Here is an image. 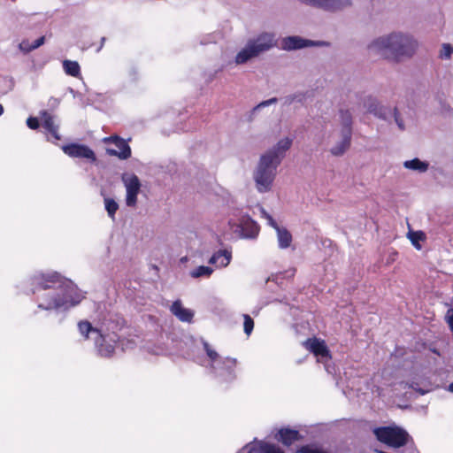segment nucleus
Returning <instances> with one entry per match:
<instances>
[{
    "label": "nucleus",
    "mask_w": 453,
    "mask_h": 453,
    "mask_svg": "<svg viewBox=\"0 0 453 453\" xmlns=\"http://www.w3.org/2000/svg\"><path fill=\"white\" fill-rule=\"evenodd\" d=\"M291 145L292 140L290 138L281 139L273 148L261 156L254 173V180L259 192L265 193L271 189L277 167L281 163Z\"/></svg>",
    "instance_id": "obj_1"
},
{
    "label": "nucleus",
    "mask_w": 453,
    "mask_h": 453,
    "mask_svg": "<svg viewBox=\"0 0 453 453\" xmlns=\"http://www.w3.org/2000/svg\"><path fill=\"white\" fill-rule=\"evenodd\" d=\"M416 48L417 42L411 36L396 33L380 37L369 45L370 51L374 55L395 61L411 57Z\"/></svg>",
    "instance_id": "obj_2"
},
{
    "label": "nucleus",
    "mask_w": 453,
    "mask_h": 453,
    "mask_svg": "<svg viewBox=\"0 0 453 453\" xmlns=\"http://www.w3.org/2000/svg\"><path fill=\"white\" fill-rule=\"evenodd\" d=\"M274 45V36L272 34L263 33L256 39L249 41L246 47L243 48L235 57V63L244 64L250 58L258 56L271 49Z\"/></svg>",
    "instance_id": "obj_3"
},
{
    "label": "nucleus",
    "mask_w": 453,
    "mask_h": 453,
    "mask_svg": "<svg viewBox=\"0 0 453 453\" xmlns=\"http://www.w3.org/2000/svg\"><path fill=\"white\" fill-rule=\"evenodd\" d=\"M376 439L392 448H401L407 444L409 434L399 426H379L373 429Z\"/></svg>",
    "instance_id": "obj_4"
},
{
    "label": "nucleus",
    "mask_w": 453,
    "mask_h": 453,
    "mask_svg": "<svg viewBox=\"0 0 453 453\" xmlns=\"http://www.w3.org/2000/svg\"><path fill=\"white\" fill-rule=\"evenodd\" d=\"M62 282H64V277L58 272L37 273L28 280V284L34 295L51 288L58 290Z\"/></svg>",
    "instance_id": "obj_5"
},
{
    "label": "nucleus",
    "mask_w": 453,
    "mask_h": 453,
    "mask_svg": "<svg viewBox=\"0 0 453 453\" xmlns=\"http://www.w3.org/2000/svg\"><path fill=\"white\" fill-rule=\"evenodd\" d=\"M60 300L65 302L62 308L67 309L79 304L84 298V296L78 288L69 280L64 277V282L58 287Z\"/></svg>",
    "instance_id": "obj_6"
},
{
    "label": "nucleus",
    "mask_w": 453,
    "mask_h": 453,
    "mask_svg": "<svg viewBox=\"0 0 453 453\" xmlns=\"http://www.w3.org/2000/svg\"><path fill=\"white\" fill-rule=\"evenodd\" d=\"M96 347L102 357H110L115 351L116 343L119 341L117 334L104 335L101 332L94 338Z\"/></svg>",
    "instance_id": "obj_7"
},
{
    "label": "nucleus",
    "mask_w": 453,
    "mask_h": 453,
    "mask_svg": "<svg viewBox=\"0 0 453 453\" xmlns=\"http://www.w3.org/2000/svg\"><path fill=\"white\" fill-rule=\"evenodd\" d=\"M105 143H113L116 149L108 148L106 152L110 156L118 157L120 159H127L131 157V148L127 142L118 135H111L104 139Z\"/></svg>",
    "instance_id": "obj_8"
},
{
    "label": "nucleus",
    "mask_w": 453,
    "mask_h": 453,
    "mask_svg": "<svg viewBox=\"0 0 453 453\" xmlns=\"http://www.w3.org/2000/svg\"><path fill=\"white\" fill-rule=\"evenodd\" d=\"M62 150L65 154L71 157L87 158L92 162L96 160L95 152L87 145L79 143H69L64 145Z\"/></svg>",
    "instance_id": "obj_9"
},
{
    "label": "nucleus",
    "mask_w": 453,
    "mask_h": 453,
    "mask_svg": "<svg viewBox=\"0 0 453 453\" xmlns=\"http://www.w3.org/2000/svg\"><path fill=\"white\" fill-rule=\"evenodd\" d=\"M127 189L126 203L127 206H135L137 203V195L141 188L139 178L135 174H132L128 178H122Z\"/></svg>",
    "instance_id": "obj_10"
},
{
    "label": "nucleus",
    "mask_w": 453,
    "mask_h": 453,
    "mask_svg": "<svg viewBox=\"0 0 453 453\" xmlns=\"http://www.w3.org/2000/svg\"><path fill=\"white\" fill-rule=\"evenodd\" d=\"M323 42H314L299 36H288L282 39L281 48L285 50H299L308 46L323 45Z\"/></svg>",
    "instance_id": "obj_11"
},
{
    "label": "nucleus",
    "mask_w": 453,
    "mask_h": 453,
    "mask_svg": "<svg viewBox=\"0 0 453 453\" xmlns=\"http://www.w3.org/2000/svg\"><path fill=\"white\" fill-rule=\"evenodd\" d=\"M38 300H41L38 303V307L42 310H57L62 308L65 305V302L60 300V293L58 290L50 294H43L37 297Z\"/></svg>",
    "instance_id": "obj_12"
},
{
    "label": "nucleus",
    "mask_w": 453,
    "mask_h": 453,
    "mask_svg": "<svg viewBox=\"0 0 453 453\" xmlns=\"http://www.w3.org/2000/svg\"><path fill=\"white\" fill-rule=\"evenodd\" d=\"M303 346L310 352L317 357H331L330 350L328 349L324 340L319 338H308L304 342Z\"/></svg>",
    "instance_id": "obj_13"
},
{
    "label": "nucleus",
    "mask_w": 453,
    "mask_h": 453,
    "mask_svg": "<svg viewBox=\"0 0 453 453\" xmlns=\"http://www.w3.org/2000/svg\"><path fill=\"white\" fill-rule=\"evenodd\" d=\"M40 117L42 121V127L51 135L53 139L58 141L61 136L58 134V126L55 124L54 116L47 111H42Z\"/></svg>",
    "instance_id": "obj_14"
},
{
    "label": "nucleus",
    "mask_w": 453,
    "mask_h": 453,
    "mask_svg": "<svg viewBox=\"0 0 453 453\" xmlns=\"http://www.w3.org/2000/svg\"><path fill=\"white\" fill-rule=\"evenodd\" d=\"M275 438L283 445L290 446L295 441H300L302 439V435L297 430L290 428H280L275 435Z\"/></svg>",
    "instance_id": "obj_15"
},
{
    "label": "nucleus",
    "mask_w": 453,
    "mask_h": 453,
    "mask_svg": "<svg viewBox=\"0 0 453 453\" xmlns=\"http://www.w3.org/2000/svg\"><path fill=\"white\" fill-rule=\"evenodd\" d=\"M171 312L182 322H191L194 317L192 311L184 308L180 300H176L170 307Z\"/></svg>",
    "instance_id": "obj_16"
},
{
    "label": "nucleus",
    "mask_w": 453,
    "mask_h": 453,
    "mask_svg": "<svg viewBox=\"0 0 453 453\" xmlns=\"http://www.w3.org/2000/svg\"><path fill=\"white\" fill-rule=\"evenodd\" d=\"M241 229L246 237L253 238L258 234V225L250 218L243 219L241 222Z\"/></svg>",
    "instance_id": "obj_17"
},
{
    "label": "nucleus",
    "mask_w": 453,
    "mask_h": 453,
    "mask_svg": "<svg viewBox=\"0 0 453 453\" xmlns=\"http://www.w3.org/2000/svg\"><path fill=\"white\" fill-rule=\"evenodd\" d=\"M231 252L220 250L215 252L209 260L210 264H216L220 267L226 266L231 261Z\"/></svg>",
    "instance_id": "obj_18"
},
{
    "label": "nucleus",
    "mask_w": 453,
    "mask_h": 453,
    "mask_svg": "<svg viewBox=\"0 0 453 453\" xmlns=\"http://www.w3.org/2000/svg\"><path fill=\"white\" fill-rule=\"evenodd\" d=\"M351 134L349 132L342 133V140L331 149V153L334 156L342 155L350 146Z\"/></svg>",
    "instance_id": "obj_19"
},
{
    "label": "nucleus",
    "mask_w": 453,
    "mask_h": 453,
    "mask_svg": "<svg viewBox=\"0 0 453 453\" xmlns=\"http://www.w3.org/2000/svg\"><path fill=\"white\" fill-rule=\"evenodd\" d=\"M279 246L281 249H287L290 246L292 242V234L285 227H280L276 230Z\"/></svg>",
    "instance_id": "obj_20"
},
{
    "label": "nucleus",
    "mask_w": 453,
    "mask_h": 453,
    "mask_svg": "<svg viewBox=\"0 0 453 453\" xmlns=\"http://www.w3.org/2000/svg\"><path fill=\"white\" fill-rule=\"evenodd\" d=\"M78 327L81 334L83 335L86 340L89 338V334L97 336L101 332L99 329L92 326L91 323L88 322V320L80 321L78 324Z\"/></svg>",
    "instance_id": "obj_21"
},
{
    "label": "nucleus",
    "mask_w": 453,
    "mask_h": 453,
    "mask_svg": "<svg viewBox=\"0 0 453 453\" xmlns=\"http://www.w3.org/2000/svg\"><path fill=\"white\" fill-rule=\"evenodd\" d=\"M63 68L66 74L73 77H79L81 74V67L78 62L72 60H65L63 62Z\"/></svg>",
    "instance_id": "obj_22"
},
{
    "label": "nucleus",
    "mask_w": 453,
    "mask_h": 453,
    "mask_svg": "<svg viewBox=\"0 0 453 453\" xmlns=\"http://www.w3.org/2000/svg\"><path fill=\"white\" fill-rule=\"evenodd\" d=\"M340 118H341V122L342 125V133H347L349 131V134H351L352 116H351L350 112L348 110H346V111L341 110L340 111Z\"/></svg>",
    "instance_id": "obj_23"
},
{
    "label": "nucleus",
    "mask_w": 453,
    "mask_h": 453,
    "mask_svg": "<svg viewBox=\"0 0 453 453\" xmlns=\"http://www.w3.org/2000/svg\"><path fill=\"white\" fill-rule=\"evenodd\" d=\"M403 165L405 168L417 170L421 173L426 172L428 169V164L420 161L418 158L407 160L403 163Z\"/></svg>",
    "instance_id": "obj_24"
},
{
    "label": "nucleus",
    "mask_w": 453,
    "mask_h": 453,
    "mask_svg": "<svg viewBox=\"0 0 453 453\" xmlns=\"http://www.w3.org/2000/svg\"><path fill=\"white\" fill-rule=\"evenodd\" d=\"M368 111L373 113L375 116L379 118L385 119L386 118V109L380 106L376 100L372 98L369 99V103L367 104Z\"/></svg>",
    "instance_id": "obj_25"
},
{
    "label": "nucleus",
    "mask_w": 453,
    "mask_h": 453,
    "mask_svg": "<svg viewBox=\"0 0 453 453\" xmlns=\"http://www.w3.org/2000/svg\"><path fill=\"white\" fill-rule=\"evenodd\" d=\"M257 453H285L279 446L268 442H261L257 446Z\"/></svg>",
    "instance_id": "obj_26"
},
{
    "label": "nucleus",
    "mask_w": 453,
    "mask_h": 453,
    "mask_svg": "<svg viewBox=\"0 0 453 453\" xmlns=\"http://www.w3.org/2000/svg\"><path fill=\"white\" fill-rule=\"evenodd\" d=\"M44 41H45L44 36L39 37L32 44H30L27 40H24L20 43V48H21V50L28 52V51H31V50H35V49L39 48L40 46H42L44 43Z\"/></svg>",
    "instance_id": "obj_27"
},
{
    "label": "nucleus",
    "mask_w": 453,
    "mask_h": 453,
    "mask_svg": "<svg viewBox=\"0 0 453 453\" xmlns=\"http://www.w3.org/2000/svg\"><path fill=\"white\" fill-rule=\"evenodd\" d=\"M213 270L209 266L200 265L196 267L194 271L191 272V276L193 278H199L202 276H210L212 273Z\"/></svg>",
    "instance_id": "obj_28"
},
{
    "label": "nucleus",
    "mask_w": 453,
    "mask_h": 453,
    "mask_svg": "<svg viewBox=\"0 0 453 453\" xmlns=\"http://www.w3.org/2000/svg\"><path fill=\"white\" fill-rule=\"evenodd\" d=\"M105 209L110 217L114 218L116 211L119 209V204L111 198L104 199Z\"/></svg>",
    "instance_id": "obj_29"
},
{
    "label": "nucleus",
    "mask_w": 453,
    "mask_h": 453,
    "mask_svg": "<svg viewBox=\"0 0 453 453\" xmlns=\"http://www.w3.org/2000/svg\"><path fill=\"white\" fill-rule=\"evenodd\" d=\"M409 238L411 242V243L419 250L421 248L420 244L418 243L419 241L425 240V234L421 231L418 232H411L409 233Z\"/></svg>",
    "instance_id": "obj_30"
},
{
    "label": "nucleus",
    "mask_w": 453,
    "mask_h": 453,
    "mask_svg": "<svg viewBox=\"0 0 453 453\" xmlns=\"http://www.w3.org/2000/svg\"><path fill=\"white\" fill-rule=\"evenodd\" d=\"M253 328H254V320H253V319L250 315L244 314L243 315V330H244V333L247 335H250L251 334V332L253 331Z\"/></svg>",
    "instance_id": "obj_31"
},
{
    "label": "nucleus",
    "mask_w": 453,
    "mask_h": 453,
    "mask_svg": "<svg viewBox=\"0 0 453 453\" xmlns=\"http://www.w3.org/2000/svg\"><path fill=\"white\" fill-rule=\"evenodd\" d=\"M223 368L226 369L229 374L234 370L237 361L235 358L226 357L223 360Z\"/></svg>",
    "instance_id": "obj_32"
},
{
    "label": "nucleus",
    "mask_w": 453,
    "mask_h": 453,
    "mask_svg": "<svg viewBox=\"0 0 453 453\" xmlns=\"http://www.w3.org/2000/svg\"><path fill=\"white\" fill-rule=\"evenodd\" d=\"M203 349L208 356V357L210 358V360L214 363L217 361L218 357H219V354L211 348L210 344L206 342H203Z\"/></svg>",
    "instance_id": "obj_33"
},
{
    "label": "nucleus",
    "mask_w": 453,
    "mask_h": 453,
    "mask_svg": "<svg viewBox=\"0 0 453 453\" xmlns=\"http://www.w3.org/2000/svg\"><path fill=\"white\" fill-rule=\"evenodd\" d=\"M453 54V47L449 43H444L440 52L441 58H449Z\"/></svg>",
    "instance_id": "obj_34"
},
{
    "label": "nucleus",
    "mask_w": 453,
    "mask_h": 453,
    "mask_svg": "<svg viewBox=\"0 0 453 453\" xmlns=\"http://www.w3.org/2000/svg\"><path fill=\"white\" fill-rule=\"evenodd\" d=\"M27 125L29 128L31 129H37L40 126L39 124V120L37 118L35 117H29L27 119Z\"/></svg>",
    "instance_id": "obj_35"
},
{
    "label": "nucleus",
    "mask_w": 453,
    "mask_h": 453,
    "mask_svg": "<svg viewBox=\"0 0 453 453\" xmlns=\"http://www.w3.org/2000/svg\"><path fill=\"white\" fill-rule=\"evenodd\" d=\"M394 116H395V120L397 126L399 127V128L402 130L404 129L403 123L402 119H400V118H399V112H398V110L396 107L394 109Z\"/></svg>",
    "instance_id": "obj_36"
},
{
    "label": "nucleus",
    "mask_w": 453,
    "mask_h": 453,
    "mask_svg": "<svg viewBox=\"0 0 453 453\" xmlns=\"http://www.w3.org/2000/svg\"><path fill=\"white\" fill-rule=\"evenodd\" d=\"M446 320L449 326L453 325V309L449 308L446 313Z\"/></svg>",
    "instance_id": "obj_37"
},
{
    "label": "nucleus",
    "mask_w": 453,
    "mask_h": 453,
    "mask_svg": "<svg viewBox=\"0 0 453 453\" xmlns=\"http://www.w3.org/2000/svg\"><path fill=\"white\" fill-rule=\"evenodd\" d=\"M277 102V98L273 97V98H271L269 100H266V101H264L262 103H260L257 108H259V107H264V106H268L270 105L271 104H273V103H276Z\"/></svg>",
    "instance_id": "obj_38"
},
{
    "label": "nucleus",
    "mask_w": 453,
    "mask_h": 453,
    "mask_svg": "<svg viewBox=\"0 0 453 453\" xmlns=\"http://www.w3.org/2000/svg\"><path fill=\"white\" fill-rule=\"evenodd\" d=\"M268 224L273 227L275 230L279 229L280 226L277 224V222L271 217L268 220Z\"/></svg>",
    "instance_id": "obj_39"
},
{
    "label": "nucleus",
    "mask_w": 453,
    "mask_h": 453,
    "mask_svg": "<svg viewBox=\"0 0 453 453\" xmlns=\"http://www.w3.org/2000/svg\"><path fill=\"white\" fill-rule=\"evenodd\" d=\"M261 214H262V217L265 218V219H269L272 216L265 210V209H261Z\"/></svg>",
    "instance_id": "obj_40"
},
{
    "label": "nucleus",
    "mask_w": 453,
    "mask_h": 453,
    "mask_svg": "<svg viewBox=\"0 0 453 453\" xmlns=\"http://www.w3.org/2000/svg\"><path fill=\"white\" fill-rule=\"evenodd\" d=\"M104 42H105V37H102V38H101V45H100V47L98 48V50H100L102 49V47H103V45H104Z\"/></svg>",
    "instance_id": "obj_41"
},
{
    "label": "nucleus",
    "mask_w": 453,
    "mask_h": 453,
    "mask_svg": "<svg viewBox=\"0 0 453 453\" xmlns=\"http://www.w3.org/2000/svg\"><path fill=\"white\" fill-rule=\"evenodd\" d=\"M295 99H296V96H291L288 97L287 100H288V102L289 104H291Z\"/></svg>",
    "instance_id": "obj_42"
},
{
    "label": "nucleus",
    "mask_w": 453,
    "mask_h": 453,
    "mask_svg": "<svg viewBox=\"0 0 453 453\" xmlns=\"http://www.w3.org/2000/svg\"><path fill=\"white\" fill-rule=\"evenodd\" d=\"M248 453H257V446L256 447H252Z\"/></svg>",
    "instance_id": "obj_43"
},
{
    "label": "nucleus",
    "mask_w": 453,
    "mask_h": 453,
    "mask_svg": "<svg viewBox=\"0 0 453 453\" xmlns=\"http://www.w3.org/2000/svg\"><path fill=\"white\" fill-rule=\"evenodd\" d=\"M449 390L453 392V382L449 385Z\"/></svg>",
    "instance_id": "obj_44"
},
{
    "label": "nucleus",
    "mask_w": 453,
    "mask_h": 453,
    "mask_svg": "<svg viewBox=\"0 0 453 453\" xmlns=\"http://www.w3.org/2000/svg\"><path fill=\"white\" fill-rule=\"evenodd\" d=\"M4 112V107L3 105L0 104V116L3 114Z\"/></svg>",
    "instance_id": "obj_45"
}]
</instances>
